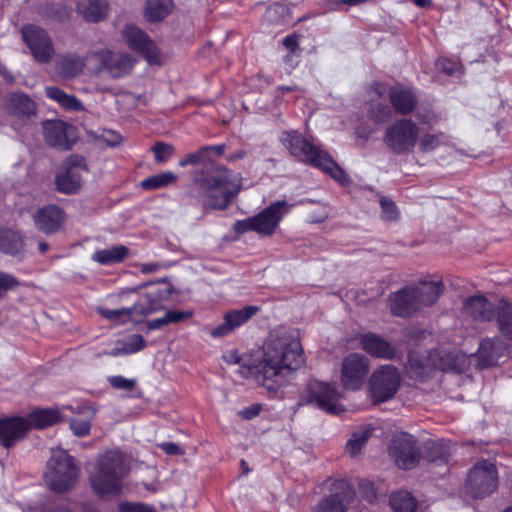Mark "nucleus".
I'll return each instance as SVG.
<instances>
[{"label":"nucleus","mask_w":512,"mask_h":512,"mask_svg":"<svg viewBox=\"0 0 512 512\" xmlns=\"http://www.w3.org/2000/svg\"><path fill=\"white\" fill-rule=\"evenodd\" d=\"M304 361L297 332L277 329L265 341L262 359L252 365L240 366L237 372L244 378L253 379L268 391L276 392L286 372L297 370Z\"/></svg>","instance_id":"nucleus-1"},{"label":"nucleus","mask_w":512,"mask_h":512,"mask_svg":"<svg viewBox=\"0 0 512 512\" xmlns=\"http://www.w3.org/2000/svg\"><path fill=\"white\" fill-rule=\"evenodd\" d=\"M239 189L238 181H232L226 168L205 167L195 171L185 194V204L200 210L199 218H203L211 211L226 209Z\"/></svg>","instance_id":"nucleus-2"},{"label":"nucleus","mask_w":512,"mask_h":512,"mask_svg":"<svg viewBox=\"0 0 512 512\" xmlns=\"http://www.w3.org/2000/svg\"><path fill=\"white\" fill-rule=\"evenodd\" d=\"M170 284L166 281L151 284L148 290L131 307L120 309L99 308L98 313L115 324L141 323L148 315L162 308V301L171 295Z\"/></svg>","instance_id":"nucleus-3"},{"label":"nucleus","mask_w":512,"mask_h":512,"mask_svg":"<svg viewBox=\"0 0 512 512\" xmlns=\"http://www.w3.org/2000/svg\"><path fill=\"white\" fill-rule=\"evenodd\" d=\"M281 140L291 155L299 161L323 170L340 182L346 181L345 172L331 156L320 146L303 138L298 132H285Z\"/></svg>","instance_id":"nucleus-4"},{"label":"nucleus","mask_w":512,"mask_h":512,"mask_svg":"<svg viewBox=\"0 0 512 512\" xmlns=\"http://www.w3.org/2000/svg\"><path fill=\"white\" fill-rule=\"evenodd\" d=\"M128 470L125 456L121 452H107L99 458L97 469L90 477L94 492L101 497L118 495Z\"/></svg>","instance_id":"nucleus-5"},{"label":"nucleus","mask_w":512,"mask_h":512,"mask_svg":"<svg viewBox=\"0 0 512 512\" xmlns=\"http://www.w3.org/2000/svg\"><path fill=\"white\" fill-rule=\"evenodd\" d=\"M442 292V284L433 281H423L417 286L406 287L391 296V311L397 316H410L422 307L433 305Z\"/></svg>","instance_id":"nucleus-6"},{"label":"nucleus","mask_w":512,"mask_h":512,"mask_svg":"<svg viewBox=\"0 0 512 512\" xmlns=\"http://www.w3.org/2000/svg\"><path fill=\"white\" fill-rule=\"evenodd\" d=\"M78 475L79 469L72 456L61 448L51 450L44 474V481L51 491L65 493L71 490L77 482Z\"/></svg>","instance_id":"nucleus-7"},{"label":"nucleus","mask_w":512,"mask_h":512,"mask_svg":"<svg viewBox=\"0 0 512 512\" xmlns=\"http://www.w3.org/2000/svg\"><path fill=\"white\" fill-rule=\"evenodd\" d=\"M343 395L335 385L313 380L310 381L301 396L299 405H313L330 414L339 415L344 411L340 400Z\"/></svg>","instance_id":"nucleus-8"},{"label":"nucleus","mask_w":512,"mask_h":512,"mask_svg":"<svg viewBox=\"0 0 512 512\" xmlns=\"http://www.w3.org/2000/svg\"><path fill=\"white\" fill-rule=\"evenodd\" d=\"M419 139L417 124L409 119L395 121L387 128L384 142L395 154L410 153L415 148Z\"/></svg>","instance_id":"nucleus-9"},{"label":"nucleus","mask_w":512,"mask_h":512,"mask_svg":"<svg viewBox=\"0 0 512 512\" xmlns=\"http://www.w3.org/2000/svg\"><path fill=\"white\" fill-rule=\"evenodd\" d=\"M21 39L37 63H50L55 55L52 38L45 29L35 24H26L21 30Z\"/></svg>","instance_id":"nucleus-10"},{"label":"nucleus","mask_w":512,"mask_h":512,"mask_svg":"<svg viewBox=\"0 0 512 512\" xmlns=\"http://www.w3.org/2000/svg\"><path fill=\"white\" fill-rule=\"evenodd\" d=\"M400 384V371L390 364L378 366L369 378L372 397L378 402L391 399L397 393Z\"/></svg>","instance_id":"nucleus-11"},{"label":"nucleus","mask_w":512,"mask_h":512,"mask_svg":"<svg viewBox=\"0 0 512 512\" xmlns=\"http://www.w3.org/2000/svg\"><path fill=\"white\" fill-rule=\"evenodd\" d=\"M466 487L475 498H483L496 491L498 477L495 465L486 460L477 462L468 474Z\"/></svg>","instance_id":"nucleus-12"},{"label":"nucleus","mask_w":512,"mask_h":512,"mask_svg":"<svg viewBox=\"0 0 512 512\" xmlns=\"http://www.w3.org/2000/svg\"><path fill=\"white\" fill-rule=\"evenodd\" d=\"M370 369V360L361 353H350L343 358L340 380L344 388L352 391L361 389Z\"/></svg>","instance_id":"nucleus-13"},{"label":"nucleus","mask_w":512,"mask_h":512,"mask_svg":"<svg viewBox=\"0 0 512 512\" xmlns=\"http://www.w3.org/2000/svg\"><path fill=\"white\" fill-rule=\"evenodd\" d=\"M121 34L127 46L131 50L141 53L149 64H158L160 62L158 48L139 27L128 24L122 29Z\"/></svg>","instance_id":"nucleus-14"},{"label":"nucleus","mask_w":512,"mask_h":512,"mask_svg":"<svg viewBox=\"0 0 512 512\" xmlns=\"http://www.w3.org/2000/svg\"><path fill=\"white\" fill-rule=\"evenodd\" d=\"M390 455L400 468L410 469L414 467L419 461V451L415 437L407 433L397 434L390 446Z\"/></svg>","instance_id":"nucleus-15"},{"label":"nucleus","mask_w":512,"mask_h":512,"mask_svg":"<svg viewBox=\"0 0 512 512\" xmlns=\"http://www.w3.org/2000/svg\"><path fill=\"white\" fill-rule=\"evenodd\" d=\"M292 204L286 201H275L259 214L253 216L255 232L264 236L272 235L283 216L289 213Z\"/></svg>","instance_id":"nucleus-16"},{"label":"nucleus","mask_w":512,"mask_h":512,"mask_svg":"<svg viewBox=\"0 0 512 512\" xmlns=\"http://www.w3.org/2000/svg\"><path fill=\"white\" fill-rule=\"evenodd\" d=\"M354 491L345 481H336L331 494L324 497L312 508V512H347V506L352 501Z\"/></svg>","instance_id":"nucleus-17"},{"label":"nucleus","mask_w":512,"mask_h":512,"mask_svg":"<svg viewBox=\"0 0 512 512\" xmlns=\"http://www.w3.org/2000/svg\"><path fill=\"white\" fill-rule=\"evenodd\" d=\"M361 349L374 358L394 360L398 357L399 348L384 337L367 332L359 336Z\"/></svg>","instance_id":"nucleus-18"},{"label":"nucleus","mask_w":512,"mask_h":512,"mask_svg":"<svg viewBox=\"0 0 512 512\" xmlns=\"http://www.w3.org/2000/svg\"><path fill=\"white\" fill-rule=\"evenodd\" d=\"M258 310L259 308L257 306H245L242 309L227 312L224 316V321L213 328L210 335L213 338H219L230 334L236 328L250 320Z\"/></svg>","instance_id":"nucleus-19"},{"label":"nucleus","mask_w":512,"mask_h":512,"mask_svg":"<svg viewBox=\"0 0 512 512\" xmlns=\"http://www.w3.org/2000/svg\"><path fill=\"white\" fill-rule=\"evenodd\" d=\"M28 432V423L24 417L0 419V445L5 448L14 446Z\"/></svg>","instance_id":"nucleus-20"},{"label":"nucleus","mask_w":512,"mask_h":512,"mask_svg":"<svg viewBox=\"0 0 512 512\" xmlns=\"http://www.w3.org/2000/svg\"><path fill=\"white\" fill-rule=\"evenodd\" d=\"M84 170L81 164L70 161L68 167L59 171L55 178L57 190L65 194L75 193L81 187Z\"/></svg>","instance_id":"nucleus-21"},{"label":"nucleus","mask_w":512,"mask_h":512,"mask_svg":"<svg viewBox=\"0 0 512 512\" xmlns=\"http://www.w3.org/2000/svg\"><path fill=\"white\" fill-rule=\"evenodd\" d=\"M505 352L506 346L499 338L485 339L480 343L476 353L477 365L480 368L496 365Z\"/></svg>","instance_id":"nucleus-22"},{"label":"nucleus","mask_w":512,"mask_h":512,"mask_svg":"<svg viewBox=\"0 0 512 512\" xmlns=\"http://www.w3.org/2000/svg\"><path fill=\"white\" fill-rule=\"evenodd\" d=\"M35 226L44 233L57 231L63 220V211L58 206L48 205L39 209L33 216Z\"/></svg>","instance_id":"nucleus-23"},{"label":"nucleus","mask_w":512,"mask_h":512,"mask_svg":"<svg viewBox=\"0 0 512 512\" xmlns=\"http://www.w3.org/2000/svg\"><path fill=\"white\" fill-rule=\"evenodd\" d=\"M388 95L393 107L401 114H409L416 107L417 98L409 88L396 85L389 88Z\"/></svg>","instance_id":"nucleus-24"},{"label":"nucleus","mask_w":512,"mask_h":512,"mask_svg":"<svg viewBox=\"0 0 512 512\" xmlns=\"http://www.w3.org/2000/svg\"><path fill=\"white\" fill-rule=\"evenodd\" d=\"M70 128L62 121H47L43 126L45 140L53 147L69 149L68 130Z\"/></svg>","instance_id":"nucleus-25"},{"label":"nucleus","mask_w":512,"mask_h":512,"mask_svg":"<svg viewBox=\"0 0 512 512\" xmlns=\"http://www.w3.org/2000/svg\"><path fill=\"white\" fill-rule=\"evenodd\" d=\"M134 63V58L127 53L109 51L105 73L111 78H121L131 72Z\"/></svg>","instance_id":"nucleus-26"},{"label":"nucleus","mask_w":512,"mask_h":512,"mask_svg":"<svg viewBox=\"0 0 512 512\" xmlns=\"http://www.w3.org/2000/svg\"><path fill=\"white\" fill-rule=\"evenodd\" d=\"M464 312L479 321H489L494 317L492 304L483 296H473L466 300Z\"/></svg>","instance_id":"nucleus-27"},{"label":"nucleus","mask_w":512,"mask_h":512,"mask_svg":"<svg viewBox=\"0 0 512 512\" xmlns=\"http://www.w3.org/2000/svg\"><path fill=\"white\" fill-rule=\"evenodd\" d=\"M0 251L16 256L24 251V241L18 231L3 228L0 229Z\"/></svg>","instance_id":"nucleus-28"},{"label":"nucleus","mask_w":512,"mask_h":512,"mask_svg":"<svg viewBox=\"0 0 512 512\" xmlns=\"http://www.w3.org/2000/svg\"><path fill=\"white\" fill-rule=\"evenodd\" d=\"M28 423V431L32 428H45L54 425L60 420V413L56 409H38L24 417Z\"/></svg>","instance_id":"nucleus-29"},{"label":"nucleus","mask_w":512,"mask_h":512,"mask_svg":"<svg viewBox=\"0 0 512 512\" xmlns=\"http://www.w3.org/2000/svg\"><path fill=\"white\" fill-rule=\"evenodd\" d=\"M85 65L84 58L78 55H65L58 60L56 69L63 79H72L83 71Z\"/></svg>","instance_id":"nucleus-30"},{"label":"nucleus","mask_w":512,"mask_h":512,"mask_svg":"<svg viewBox=\"0 0 512 512\" xmlns=\"http://www.w3.org/2000/svg\"><path fill=\"white\" fill-rule=\"evenodd\" d=\"M78 416L71 419L70 426L77 436H85L89 434L91 421L95 416V410L89 405H81L77 407Z\"/></svg>","instance_id":"nucleus-31"},{"label":"nucleus","mask_w":512,"mask_h":512,"mask_svg":"<svg viewBox=\"0 0 512 512\" xmlns=\"http://www.w3.org/2000/svg\"><path fill=\"white\" fill-rule=\"evenodd\" d=\"M77 12L89 22L103 20L108 13L107 2H78Z\"/></svg>","instance_id":"nucleus-32"},{"label":"nucleus","mask_w":512,"mask_h":512,"mask_svg":"<svg viewBox=\"0 0 512 512\" xmlns=\"http://www.w3.org/2000/svg\"><path fill=\"white\" fill-rule=\"evenodd\" d=\"M45 94L48 98L57 102L61 107L71 110L80 111L83 110V105L79 99L73 95L65 93L58 87L48 86L45 88Z\"/></svg>","instance_id":"nucleus-33"},{"label":"nucleus","mask_w":512,"mask_h":512,"mask_svg":"<svg viewBox=\"0 0 512 512\" xmlns=\"http://www.w3.org/2000/svg\"><path fill=\"white\" fill-rule=\"evenodd\" d=\"M128 248L119 245L96 251L92 259L102 265H111L123 261L128 255Z\"/></svg>","instance_id":"nucleus-34"},{"label":"nucleus","mask_w":512,"mask_h":512,"mask_svg":"<svg viewBox=\"0 0 512 512\" xmlns=\"http://www.w3.org/2000/svg\"><path fill=\"white\" fill-rule=\"evenodd\" d=\"M373 428L369 425L360 426L356 429L346 443V451L351 457L357 456L368 439L371 437Z\"/></svg>","instance_id":"nucleus-35"},{"label":"nucleus","mask_w":512,"mask_h":512,"mask_svg":"<svg viewBox=\"0 0 512 512\" xmlns=\"http://www.w3.org/2000/svg\"><path fill=\"white\" fill-rule=\"evenodd\" d=\"M8 101L10 110L17 116H30L35 113V103L23 93H12Z\"/></svg>","instance_id":"nucleus-36"},{"label":"nucleus","mask_w":512,"mask_h":512,"mask_svg":"<svg viewBox=\"0 0 512 512\" xmlns=\"http://www.w3.org/2000/svg\"><path fill=\"white\" fill-rule=\"evenodd\" d=\"M390 505L394 512H415L416 499L407 491H399L390 497Z\"/></svg>","instance_id":"nucleus-37"},{"label":"nucleus","mask_w":512,"mask_h":512,"mask_svg":"<svg viewBox=\"0 0 512 512\" xmlns=\"http://www.w3.org/2000/svg\"><path fill=\"white\" fill-rule=\"evenodd\" d=\"M177 180L178 176L175 173L165 171L144 179L141 187L146 190H156L174 184Z\"/></svg>","instance_id":"nucleus-38"},{"label":"nucleus","mask_w":512,"mask_h":512,"mask_svg":"<svg viewBox=\"0 0 512 512\" xmlns=\"http://www.w3.org/2000/svg\"><path fill=\"white\" fill-rule=\"evenodd\" d=\"M146 343L144 338L139 334L130 335L126 340L119 342L114 348L112 355H129L141 351Z\"/></svg>","instance_id":"nucleus-39"},{"label":"nucleus","mask_w":512,"mask_h":512,"mask_svg":"<svg viewBox=\"0 0 512 512\" xmlns=\"http://www.w3.org/2000/svg\"><path fill=\"white\" fill-rule=\"evenodd\" d=\"M172 9V2H147L145 17L151 22L163 20Z\"/></svg>","instance_id":"nucleus-40"},{"label":"nucleus","mask_w":512,"mask_h":512,"mask_svg":"<svg viewBox=\"0 0 512 512\" xmlns=\"http://www.w3.org/2000/svg\"><path fill=\"white\" fill-rule=\"evenodd\" d=\"M449 138L442 132L436 134H425L419 141V150L422 153H429L437 148L447 145Z\"/></svg>","instance_id":"nucleus-41"},{"label":"nucleus","mask_w":512,"mask_h":512,"mask_svg":"<svg viewBox=\"0 0 512 512\" xmlns=\"http://www.w3.org/2000/svg\"><path fill=\"white\" fill-rule=\"evenodd\" d=\"M107 57H109V50L90 51L84 60L92 72L98 75L105 73Z\"/></svg>","instance_id":"nucleus-42"},{"label":"nucleus","mask_w":512,"mask_h":512,"mask_svg":"<svg viewBox=\"0 0 512 512\" xmlns=\"http://www.w3.org/2000/svg\"><path fill=\"white\" fill-rule=\"evenodd\" d=\"M497 320L500 331L512 340V306L502 302L498 307Z\"/></svg>","instance_id":"nucleus-43"},{"label":"nucleus","mask_w":512,"mask_h":512,"mask_svg":"<svg viewBox=\"0 0 512 512\" xmlns=\"http://www.w3.org/2000/svg\"><path fill=\"white\" fill-rule=\"evenodd\" d=\"M379 205L381 208V219L386 222H396L400 219V210L396 203L385 196H381L379 199Z\"/></svg>","instance_id":"nucleus-44"},{"label":"nucleus","mask_w":512,"mask_h":512,"mask_svg":"<svg viewBox=\"0 0 512 512\" xmlns=\"http://www.w3.org/2000/svg\"><path fill=\"white\" fill-rule=\"evenodd\" d=\"M210 161L208 156V149L205 146L201 147L196 152L190 153L179 161L180 167H186L188 165L204 164Z\"/></svg>","instance_id":"nucleus-45"},{"label":"nucleus","mask_w":512,"mask_h":512,"mask_svg":"<svg viewBox=\"0 0 512 512\" xmlns=\"http://www.w3.org/2000/svg\"><path fill=\"white\" fill-rule=\"evenodd\" d=\"M19 285L20 282L14 275L0 270V300Z\"/></svg>","instance_id":"nucleus-46"},{"label":"nucleus","mask_w":512,"mask_h":512,"mask_svg":"<svg viewBox=\"0 0 512 512\" xmlns=\"http://www.w3.org/2000/svg\"><path fill=\"white\" fill-rule=\"evenodd\" d=\"M151 150L157 163H165L174 152L173 146L164 142L155 143Z\"/></svg>","instance_id":"nucleus-47"},{"label":"nucleus","mask_w":512,"mask_h":512,"mask_svg":"<svg viewBox=\"0 0 512 512\" xmlns=\"http://www.w3.org/2000/svg\"><path fill=\"white\" fill-rule=\"evenodd\" d=\"M433 354L431 353L430 356H429V359H427L426 363H420L418 362L415 357L413 355H410L409 356V365H410V368H420L422 369L423 371H426L430 368H437V369H440V370H446V369H449L450 367L447 366L446 364H444L442 362V360H440L439 362H435L433 359Z\"/></svg>","instance_id":"nucleus-48"},{"label":"nucleus","mask_w":512,"mask_h":512,"mask_svg":"<svg viewBox=\"0 0 512 512\" xmlns=\"http://www.w3.org/2000/svg\"><path fill=\"white\" fill-rule=\"evenodd\" d=\"M108 382L113 388L124 391H131L136 385L135 379L125 378L121 375L108 377Z\"/></svg>","instance_id":"nucleus-49"},{"label":"nucleus","mask_w":512,"mask_h":512,"mask_svg":"<svg viewBox=\"0 0 512 512\" xmlns=\"http://www.w3.org/2000/svg\"><path fill=\"white\" fill-rule=\"evenodd\" d=\"M233 230L237 234H244L248 231H255V224L253 217H249L244 220L236 221L233 225Z\"/></svg>","instance_id":"nucleus-50"},{"label":"nucleus","mask_w":512,"mask_h":512,"mask_svg":"<svg viewBox=\"0 0 512 512\" xmlns=\"http://www.w3.org/2000/svg\"><path fill=\"white\" fill-rule=\"evenodd\" d=\"M165 318L168 324L170 323H178L185 319H188L192 316L191 312L179 311V310H169L165 313Z\"/></svg>","instance_id":"nucleus-51"},{"label":"nucleus","mask_w":512,"mask_h":512,"mask_svg":"<svg viewBox=\"0 0 512 512\" xmlns=\"http://www.w3.org/2000/svg\"><path fill=\"white\" fill-rule=\"evenodd\" d=\"M120 509L122 512H154L152 507L139 503H124Z\"/></svg>","instance_id":"nucleus-52"},{"label":"nucleus","mask_w":512,"mask_h":512,"mask_svg":"<svg viewBox=\"0 0 512 512\" xmlns=\"http://www.w3.org/2000/svg\"><path fill=\"white\" fill-rule=\"evenodd\" d=\"M159 447L170 455H180L183 453L182 449L175 443L172 442H163L159 444Z\"/></svg>","instance_id":"nucleus-53"},{"label":"nucleus","mask_w":512,"mask_h":512,"mask_svg":"<svg viewBox=\"0 0 512 512\" xmlns=\"http://www.w3.org/2000/svg\"><path fill=\"white\" fill-rule=\"evenodd\" d=\"M438 65L447 75H453L457 69V64L447 59L439 61Z\"/></svg>","instance_id":"nucleus-54"},{"label":"nucleus","mask_w":512,"mask_h":512,"mask_svg":"<svg viewBox=\"0 0 512 512\" xmlns=\"http://www.w3.org/2000/svg\"><path fill=\"white\" fill-rule=\"evenodd\" d=\"M283 45L291 52H294L298 47V37L296 35H289L285 37Z\"/></svg>","instance_id":"nucleus-55"},{"label":"nucleus","mask_w":512,"mask_h":512,"mask_svg":"<svg viewBox=\"0 0 512 512\" xmlns=\"http://www.w3.org/2000/svg\"><path fill=\"white\" fill-rule=\"evenodd\" d=\"M168 325L165 316L153 319L147 323V327L150 330H157L162 328L163 326Z\"/></svg>","instance_id":"nucleus-56"},{"label":"nucleus","mask_w":512,"mask_h":512,"mask_svg":"<svg viewBox=\"0 0 512 512\" xmlns=\"http://www.w3.org/2000/svg\"><path fill=\"white\" fill-rule=\"evenodd\" d=\"M160 267L161 266L158 263H144V264H141L140 271L143 274H150V273L157 272L160 269Z\"/></svg>","instance_id":"nucleus-57"},{"label":"nucleus","mask_w":512,"mask_h":512,"mask_svg":"<svg viewBox=\"0 0 512 512\" xmlns=\"http://www.w3.org/2000/svg\"><path fill=\"white\" fill-rule=\"evenodd\" d=\"M387 113H388V107L387 106H383L379 114H375L374 110L372 109L370 111V116L375 121L382 122L384 120L385 116L387 115Z\"/></svg>","instance_id":"nucleus-58"},{"label":"nucleus","mask_w":512,"mask_h":512,"mask_svg":"<svg viewBox=\"0 0 512 512\" xmlns=\"http://www.w3.org/2000/svg\"><path fill=\"white\" fill-rule=\"evenodd\" d=\"M205 148L208 149V156L210 157L211 153H215L217 155H221L225 151L224 145H212V146H205Z\"/></svg>","instance_id":"nucleus-59"},{"label":"nucleus","mask_w":512,"mask_h":512,"mask_svg":"<svg viewBox=\"0 0 512 512\" xmlns=\"http://www.w3.org/2000/svg\"><path fill=\"white\" fill-rule=\"evenodd\" d=\"M108 135L110 136V138H105V141L110 145V146H115L117 144L120 143L121 141V137L114 133V132H108Z\"/></svg>","instance_id":"nucleus-60"},{"label":"nucleus","mask_w":512,"mask_h":512,"mask_svg":"<svg viewBox=\"0 0 512 512\" xmlns=\"http://www.w3.org/2000/svg\"><path fill=\"white\" fill-rule=\"evenodd\" d=\"M225 359L229 363H238L239 362V356L237 352L230 351L227 355H225Z\"/></svg>","instance_id":"nucleus-61"},{"label":"nucleus","mask_w":512,"mask_h":512,"mask_svg":"<svg viewBox=\"0 0 512 512\" xmlns=\"http://www.w3.org/2000/svg\"><path fill=\"white\" fill-rule=\"evenodd\" d=\"M245 151L244 150H240V151H237L231 155H229L228 157V160H237V159H241L245 156Z\"/></svg>","instance_id":"nucleus-62"},{"label":"nucleus","mask_w":512,"mask_h":512,"mask_svg":"<svg viewBox=\"0 0 512 512\" xmlns=\"http://www.w3.org/2000/svg\"><path fill=\"white\" fill-rule=\"evenodd\" d=\"M375 92L378 94V95H382L386 92V87L385 85L383 84H376L375 85Z\"/></svg>","instance_id":"nucleus-63"},{"label":"nucleus","mask_w":512,"mask_h":512,"mask_svg":"<svg viewBox=\"0 0 512 512\" xmlns=\"http://www.w3.org/2000/svg\"><path fill=\"white\" fill-rule=\"evenodd\" d=\"M327 218V213H322L319 217L312 218V222L321 223Z\"/></svg>","instance_id":"nucleus-64"}]
</instances>
